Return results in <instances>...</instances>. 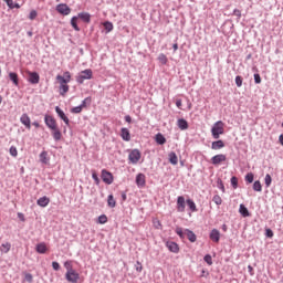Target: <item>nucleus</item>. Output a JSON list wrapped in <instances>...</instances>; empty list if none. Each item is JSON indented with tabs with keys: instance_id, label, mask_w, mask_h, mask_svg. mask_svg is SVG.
Wrapping results in <instances>:
<instances>
[{
	"instance_id": "nucleus-36",
	"label": "nucleus",
	"mask_w": 283,
	"mask_h": 283,
	"mask_svg": "<svg viewBox=\"0 0 283 283\" xmlns=\"http://www.w3.org/2000/svg\"><path fill=\"white\" fill-rule=\"evenodd\" d=\"M103 25H104L106 32H112V30H114V24L109 21L104 22Z\"/></svg>"
},
{
	"instance_id": "nucleus-31",
	"label": "nucleus",
	"mask_w": 283,
	"mask_h": 283,
	"mask_svg": "<svg viewBox=\"0 0 283 283\" xmlns=\"http://www.w3.org/2000/svg\"><path fill=\"white\" fill-rule=\"evenodd\" d=\"M239 212L241 213V216H243V218H249V209L245 208L244 205H240V209Z\"/></svg>"
},
{
	"instance_id": "nucleus-5",
	"label": "nucleus",
	"mask_w": 283,
	"mask_h": 283,
	"mask_svg": "<svg viewBox=\"0 0 283 283\" xmlns=\"http://www.w3.org/2000/svg\"><path fill=\"white\" fill-rule=\"evenodd\" d=\"M56 81L59 82L60 85H67L70 81H72V74L70 71L64 72V75H56Z\"/></svg>"
},
{
	"instance_id": "nucleus-24",
	"label": "nucleus",
	"mask_w": 283,
	"mask_h": 283,
	"mask_svg": "<svg viewBox=\"0 0 283 283\" xmlns=\"http://www.w3.org/2000/svg\"><path fill=\"white\" fill-rule=\"evenodd\" d=\"M177 125H178L179 129H182V130L189 129V123H187L186 119H182V118L178 119Z\"/></svg>"
},
{
	"instance_id": "nucleus-16",
	"label": "nucleus",
	"mask_w": 283,
	"mask_h": 283,
	"mask_svg": "<svg viewBox=\"0 0 283 283\" xmlns=\"http://www.w3.org/2000/svg\"><path fill=\"white\" fill-rule=\"evenodd\" d=\"M41 81V77L39 76V73L36 72H29V82L32 83V85H36Z\"/></svg>"
},
{
	"instance_id": "nucleus-18",
	"label": "nucleus",
	"mask_w": 283,
	"mask_h": 283,
	"mask_svg": "<svg viewBox=\"0 0 283 283\" xmlns=\"http://www.w3.org/2000/svg\"><path fill=\"white\" fill-rule=\"evenodd\" d=\"M77 19H81L84 23H90L92 15L88 12H81L77 14Z\"/></svg>"
},
{
	"instance_id": "nucleus-3",
	"label": "nucleus",
	"mask_w": 283,
	"mask_h": 283,
	"mask_svg": "<svg viewBox=\"0 0 283 283\" xmlns=\"http://www.w3.org/2000/svg\"><path fill=\"white\" fill-rule=\"evenodd\" d=\"M65 280L70 283H78L81 280V274H78L76 270H71L70 272L65 273Z\"/></svg>"
},
{
	"instance_id": "nucleus-8",
	"label": "nucleus",
	"mask_w": 283,
	"mask_h": 283,
	"mask_svg": "<svg viewBox=\"0 0 283 283\" xmlns=\"http://www.w3.org/2000/svg\"><path fill=\"white\" fill-rule=\"evenodd\" d=\"M222 163H227V155H223V154H219V155H216L211 158V164L212 165H222Z\"/></svg>"
},
{
	"instance_id": "nucleus-58",
	"label": "nucleus",
	"mask_w": 283,
	"mask_h": 283,
	"mask_svg": "<svg viewBox=\"0 0 283 283\" xmlns=\"http://www.w3.org/2000/svg\"><path fill=\"white\" fill-rule=\"evenodd\" d=\"M176 105H177L178 109H182V99H177Z\"/></svg>"
},
{
	"instance_id": "nucleus-20",
	"label": "nucleus",
	"mask_w": 283,
	"mask_h": 283,
	"mask_svg": "<svg viewBox=\"0 0 283 283\" xmlns=\"http://www.w3.org/2000/svg\"><path fill=\"white\" fill-rule=\"evenodd\" d=\"M120 136L123 140H126V143H129V140H132V135L129 134V129L127 128H122Z\"/></svg>"
},
{
	"instance_id": "nucleus-40",
	"label": "nucleus",
	"mask_w": 283,
	"mask_h": 283,
	"mask_svg": "<svg viewBox=\"0 0 283 283\" xmlns=\"http://www.w3.org/2000/svg\"><path fill=\"white\" fill-rule=\"evenodd\" d=\"M253 190L254 191H262V184L260 182V180L254 181Z\"/></svg>"
},
{
	"instance_id": "nucleus-27",
	"label": "nucleus",
	"mask_w": 283,
	"mask_h": 283,
	"mask_svg": "<svg viewBox=\"0 0 283 283\" xmlns=\"http://www.w3.org/2000/svg\"><path fill=\"white\" fill-rule=\"evenodd\" d=\"M10 249H12V245L10 244V242L2 243L1 247H0V251L2 253H9Z\"/></svg>"
},
{
	"instance_id": "nucleus-64",
	"label": "nucleus",
	"mask_w": 283,
	"mask_h": 283,
	"mask_svg": "<svg viewBox=\"0 0 283 283\" xmlns=\"http://www.w3.org/2000/svg\"><path fill=\"white\" fill-rule=\"evenodd\" d=\"M33 126H34V127H40V125H39L38 122H34V123H33Z\"/></svg>"
},
{
	"instance_id": "nucleus-43",
	"label": "nucleus",
	"mask_w": 283,
	"mask_h": 283,
	"mask_svg": "<svg viewBox=\"0 0 283 283\" xmlns=\"http://www.w3.org/2000/svg\"><path fill=\"white\" fill-rule=\"evenodd\" d=\"M72 114H81L83 112V106H75L71 109Z\"/></svg>"
},
{
	"instance_id": "nucleus-42",
	"label": "nucleus",
	"mask_w": 283,
	"mask_h": 283,
	"mask_svg": "<svg viewBox=\"0 0 283 283\" xmlns=\"http://www.w3.org/2000/svg\"><path fill=\"white\" fill-rule=\"evenodd\" d=\"M107 222V216L102 214L98 217V224H106Z\"/></svg>"
},
{
	"instance_id": "nucleus-55",
	"label": "nucleus",
	"mask_w": 283,
	"mask_h": 283,
	"mask_svg": "<svg viewBox=\"0 0 283 283\" xmlns=\"http://www.w3.org/2000/svg\"><path fill=\"white\" fill-rule=\"evenodd\" d=\"M265 235H266V238H273V230L266 229L265 230Z\"/></svg>"
},
{
	"instance_id": "nucleus-1",
	"label": "nucleus",
	"mask_w": 283,
	"mask_h": 283,
	"mask_svg": "<svg viewBox=\"0 0 283 283\" xmlns=\"http://www.w3.org/2000/svg\"><path fill=\"white\" fill-rule=\"evenodd\" d=\"M176 233L181 238V240H185V238H188L189 242H196L198 240V237H196V233L189 229L182 230V228H176Z\"/></svg>"
},
{
	"instance_id": "nucleus-28",
	"label": "nucleus",
	"mask_w": 283,
	"mask_h": 283,
	"mask_svg": "<svg viewBox=\"0 0 283 283\" xmlns=\"http://www.w3.org/2000/svg\"><path fill=\"white\" fill-rule=\"evenodd\" d=\"M70 92V85L67 84H60V94L61 96H65V94Z\"/></svg>"
},
{
	"instance_id": "nucleus-63",
	"label": "nucleus",
	"mask_w": 283,
	"mask_h": 283,
	"mask_svg": "<svg viewBox=\"0 0 283 283\" xmlns=\"http://www.w3.org/2000/svg\"><path fill=\"white\" fill-rule=\"evenodd\" d=\"M155 227H156L157 229H160L163 226L160 224L159 221H157V222L155 223Z\"/></svg>"
},
{
	"instance_id": "nucleus-12",
	"label": "nucleus",
	"mask_w": 283,
	"mask_h": 283,
	"mask_svg": "<svg viewBox=\"0 0 283 283\" xmlns=\"http://www.w3.org/2000/svg\"><path fill=\"white\" fill-rule=\"evenodd\" d=\"M185 208H186V206H185V197L179 196L177 198V211L179 213H185Z\"/></svg>"
},
{
	"instance_id": "nucleus-45",
	"label": "nucleus",
	"mask_w": 283,
	"mask_h": 283,
	"mask_svg": "<svg viewBox=\"0 0 283 283\" xmlns=\"http://www.w3.org/2000/svg\"><path fill=\"white\" fill-rule=\"evenodd\" d=\"M205 262L209 264V266H211V264H213V259L211 258L210 254H207L205 258H203Z\"/></svg>"
},
{
	"instance_id": "nucleus-60",
	"label": "nucleus",
	"mask_w": 283,
	"mask_h": 283,
	"mask_svg": "<svg viewBox=\"0 0 283 283\" xmlns=\"http://www.w3.org/2000/svg\"><path fill=\"white\" fill-rule=\"evenodd\" d=\"M233 12H234V14H235L237 17H241V14H242V13L240 12V10H238V9H235Z\"/></svg>"
},
{
	"instance_id": "nucleus-32",
	"label": "nucleus",
	"mask_w": 283,
	"mask_h": 283,
	"mask_svg": "<svg viewBox=\"0 0 283 283\" xmlns=\"http://www.w3.org/2000/svg\"><path fill=\"white\" fill-rule=\"evenodd\" d=\"M40 161L43 163V165H48L50 159H48V151H42L40 154Z\"/></svg>"
},
{
	"instance_id": "nucleus-56",
	"label": "nucleus",
	"mask_w": 283,
	"mask_h": 283,
	"mask_svg": "<svg viewBox=\"0 0 283 283\" xmlns=\"http://www.w3.org/2000/svg\"><path fill=\"white\" fill-rule=\"evenodd\" d=\"M18 218L21 222H25V214H23V212H18Z\"/></svg>"
},
{
	"instance_id": "nucleus-41",
	"label": "nucleus",
	"mask_w": 283,
	"mask_h": 283,
	"mask_svg": "<svg viewBox=\"0 0 283 283\" xmlns=\"http://www.w3.org/2000/svg\"><path fill=\"white\" fill-rule=\"evenodd\" d=\"M212 202L214 205H222V198L220 197V195H216L213 198H212Z\"/></svg>"
},
{
	"instance_id": "nucleus-19",
	"label": "nucleus",
	"mask_w": 283,
	"mask_h": 283,
	"mask_svg": "<svg viewBox=\"0 0 283 283\" xmlns=\"http://www.w3.org/2000/svg\"><path fill=\"white\" fill-rule=\"evenodd\" d=\"M210 240H212V242H220V231L218 229H213L210 232Z\"/></svg>"
},
{
	"instance_id": "nucleus-35",
	"label": "nucleus",
	"mask_w": 283,
	"mask_h": 283,
	"mask_svg": "<svg viewBox=\"0 0 283 283\" xmlns=\"http://www.w3.org/2000/svg\"><path fill=\"white\" fill-rule=\"evenodd\" d=\"M158 61H159V63H161V65H167V63H168L167 55H165V53L159 54Z\"/></svg>"
},
{
	"instance_id": "nucleus-30",
	"label": "nucleus",
	"mask_w": 283,
	"mask_h": 283,
	"mask_svg": "<svg viewBox=\"0 0 283 283\" xmlns=\"http://www.w3.org/2000/svg\"><path fill=\"white\" fill-rule=\"evenodd\" d=\"M186 202H187V205H188V207H189V209H190V211H191L192 213H195L196 211H198V208L196 207V202H193V200L188 199Z\"/></svg>"
},
{
	"instance_id": "nucleus-14",
	"label": "nucleus",
	"mask_w": 283,
	"mask_h": 283,
	"mask_svg": "<svg viewBox=\"0 0 283 283\" xmlns=\"http://www.w3.org/2000/svg\"><path fill=\"white\" fill-rule=\"evenodd\" d=\"M20 122L27 127V129H32V124L28 114H22V116L20 117Z\"/></svg>"
},
{
	"instance_id": "nucleus-37",
	"label": "nucleus",
	"mask_w": 283,
	"mask_h": 283,
	"mask_svg": "<svg viewBox=\"0 0 283 283\" xmlns=\"http://www.w3.org/2000/svg\"><path fill=\"white\" fill-rule=\"evenodd\" d=\"M64 268L66 269V273H70V271H74V265H72V261H65Z\"/></svg>"
},
{
	"instance_id": "nucleus-6",
	"label": "nucleus",
	"mask_w": 283,
	"mask_h": 283,
	"mask_svg": "<svg viewBox=\"0 0 283 283\" xmlns=\"http://www.w3.org/2000/svg\"><path fill=\"white\" fill-rule=\"evenodd\" d=\"M140 150L138 149H133L130 151V154L128 155V160H130V163L133 165H138V160H140Z\"/></svg>"
},
{
	"instance_id": "nucleus-51",
	"label": "nucleus",
	"mask_w": 283,
	"mask_h": 283,
	"mask_svg": "<svg viewBox=\"0 0 283 283\" xmlns=\"http://www.w3.org/2000/svg\"><path fill=\"white\" fill-rule=\"evenodd\" d=\"M36 15H38L36 11H35V10H32V11L30 12V14H29V19H30L31 21H34V19H36Z\"/></svg>"
},
{
	"instance_id": "nucleus-38",
	"label": "nucleus",
	"mask_w": 283,
	"mask_h": 283,
	"mask_svg": "<svg viewBox=\"0 0 283 283\" xmlns=\"http://www.w3.org/2000/svg\"><path fill=\"white\" fill-rule=\"evenodd\" d=\"M9 154L10 156H12L13 158H17V156H19V150H17V147L11 146L9 149Z\"/></svg>"
},
{
	"instance_id": "nucleus-57",
	"label": "nucleus",
	"mask_w": 283,
	"mask_h": 283,
	"mask_svg": "<svg viewBox=\"0 0 283 283\" xmlns=\"http://www.w3.org/2000/svg\"><path fill=\"white\" fill-rule=\"evenodd\" d=\"M137 264H138V266L136 268V271L138 273H143V264H140L139 261H137Z\"/></svg>"
},
{
	"instance_id": "nucleus-49",
	"label": "nucleus",
	"mask_w": 283,
	"mask_h": 283,
	"mask_svg": "<svg viewBox=\"0 0 283 283\" xmlns=\"http://www.w3.org/2000/svg\"><path fill=\"white\" fill-rule=\"evenodd\" d=\"M231 185H232L233 189H238V178L237 177L231 178Z\"/></svg>"
},
{
	"instance_id": "nucleus-52",
	"label": "nucleus",
	"mask_w": 283,
	"mask_h": 283,
	"mask_svg": "<svg viewBox=\"0 0 283 283\" xmlns=\"http://www.w3.org/2000/svg\"><path fill=\"white\" fill-rule=\"evenodd\" d=\"M87 103H92V98L91 97H86L83 102L82 105H80V107H85L87 105Z\"/></svg>"
},
{
	"instance_id": "nucleus-46",
	"label": "nucleus",
	"mask_w": 283,
	"mask_h": 283,
	"mask_svg": "<svg viewBox=\"0 0 283 283\" xmlns=\"http://www.w3.org/2000/svg\"><path fill=\"white\" fill-rule=\"evenodd\" d=\"M92 178L93 180H95V185H101V179L98 178V175L96 174V171L92 172Z\"/></svg>"
},
{
	"instance_id": "nucleus-23",
	"label": "nucleus",
	"mask_w": 283,
	"mask_h": 283,
	"mask_svg": "<svg viewBox=\"0 0 283 283\" xmlns=\"http://www.w3.org/2000/svg\"><path fill=\"white\" fill-rule=\"evenodd\" d=\"M36 202H38L39 207H48V205H50V198L42 197V198L38 199Z\"/></svg>"
},
{
	"instance_id": "nucleus-13",
	"label": "nucleus",
	"mask_w": 283,
	"mask_h": 283,
	"mask_svg": "<svg viewBox=\"0 0 283 283\" xmlns=\"http://www.w3.org/2000/svg\"><path fill=\"white\" fill-rule=\"evenodd\" d=\"M146 177H145V174H138L136 176V185L137 187H139V189H143V187H145L146 185Z\"/></svg>"
},
{
	"instance_id": "nucleus-53",
	"label": "nucleus",
	"mask_w": 283,
	"mask_h": 283,
	"mask_svg": "<svg viewBox=\"0 0 283 283\" xmlns=\"http://www.w3.org/2000/svg\"><path fill=\"white\" fill-rule=\"evenodd\" d=\"M52 266H53L54 271H59L61 269V264H59V262H56V261L52 262Z\"/></svg>"
},
{
	"instance_id": "nucleus-10",
	"label": "nucleus",
	"mask_w": 283,
	"mask_h": 283,
	"mask_svg": "<svg viewBox=\"0 0 283 283\" xmlns=\"http://www.w3.org/2000/svg\"><path fill=\"white\" fill-rule=\"evenodd\" d=\"M56 11L60 14H63L64 17H67V14H70V12H72V9H70V7H67V4L61 3V4H57Z\"/></svg>"
},
{
	"instance_id": "nucleus-39",
	"label": "nucleus",
	"mask_w": 283,
	"mask_h": 283,
	"mask_svg": "<svg viewBox=\"0 0 283 283\" xmlns=\"http://www.w3.org/2000/svg\"><path fill=\"white\" fill-rule=\"evenodd\" d=\"M7 2L8 8H10V10H14V8H19V4H15L13 0H3Z\"/></svg>"
},
{
	"instance_id": "nucleus-29",
	"label": "nucleus",
	"mask_w": 283,
	"mask_h": 283,
	"mask_svg": "<svg viewBox=\"0 0 283 283\" xmlns=\"http://www.w3.org/2000/svg\"><path fill=\"white\" fill-rule=\"evenodd\" d=\"M107 206L111 207V209H114V207H116V199H114V195L108 196Z\"/></svg>"
},
{
	"instance_id": "nucleus-15",
	"label": "nucleus",
	"mask_w": 283,
	"mask_h": 283,
	"mask_svg": "<svg viewBox=\"0 0 283 283\" xmlns=\"http://www.w3.org/2000/svg\"><path fill=\"white\" fill-rule=\"evenodd\" d=\"M56 114L60 116V118L65 123V125H70V118H67V115L61 109V107H55Z\"/></svg>"
},
{
	"instance_id": "nucleus-11",
	"label": "nucleus",
	"mask_w": 283,
	"mask_h": 283,
	"mask_svg": "<svg viewBox=\"0 0 283 283\" xmlns=\"http://www.w3.org/2000/svg\"><path fill=\"white\" fill-rule=\"evenodd\" d=\"M166 247L171 253H179L180 251V247L174 241H167Z\"/></svg>"
},
{
	"instance_id": "nucleus-33",
	"label": "nucleus",
	"mask_w": 283,
	"mask_h": 283,
	"mask_svg": "<svg viewBox=\"0 0 283 283\" xmlns=\"http://www.w3.org/2000/svg\"><path fill=\"white\" fill-rule=\"evenodd\" d=\"M9 77L13 85H19V75L17 73H9Z\"/></svg>"
},
{
	"instance_id": "nucleus-17",
	"label": "nucleus",
	"mask_w": 283,
	"mask_h": 283,
	"mask_svg": "<svg viewBox=\"0 0 283 283\" xmlns=\"http://www.w3.org/2000/svg\"><path fill=\"white\" fill-rule=\"evenodd\" d=\"M36 253L45 254L48 253V244L45 242L38 243L35 247Z\"/></svg>"
},
{
	"instance_id": "nucleus-9",
	"label": "nucleus",
	"mask_w": 283,
	"mask_h": 283,
	"mask_svg": "<svg viewBox=\"0 0 283 283\" xmlns=\"http://www.w3.org/2000/svg\"><path fill=\"white\" fill-rule=\"evenodd\" d=\"M45 125L49 127V129H56L59 126L56 125V119L54 117L46 115L44 118Z\"/></svg>"
},
{
	"instance_id": "nucleus-59",
	"label": "nucleus",
	"mask_w": 283,
	"mask_h": 283,
	"mask_svg": "<svg viewBox=\"0 0 283 283\" xmlns=\"http://www.w3.org/2000/svg\"><path fill=\"white\" fill-rule=\"evenodd\" d=\"M125 120H126V123H132V116L126 115V116H125Z\"/></svg>"
},
{
	"instance_id": "nucleus-61",
	"label": "nucleus",
	"mask_w": 283,
	"mask_h": 283,
	"mask_svg": "<svg viewBox=\"0 0 283 283\" xmlns=\"http://www.w3.org/2000/svg\"><path fill=\"white\" fill-rule=\"evenodd\" d=\"M279 142H280V144L283 146V134H281V135L279 136Z\"/></svg>"
},
{
	"instance_id": "nucleus-25",
	"label": "nucleus",
	"mask_w": 283,
	"mask_h": 283,
	"mask_svg": "<svg viewBox=\"0 0 283 283\" xmlns=\"http://www.w3.org/2000/svg\"><path fill=\"white\" fill-rule=\"evenodd\" d=\"M156 144L157 145H165V143H167V139L165 138V136L160 133H158L155 137Z\"/></svg>"
},
{
	"instance_id": "nucleus-22",
	"label": "nucleus",
	"mask_w": 283,
	"mask_h": 283,
	"mask_svg": "<svg viewBox=\"0 0 283 283\" xmlns=\"http://www.w3.org/2000/svg\"><path fill=\"white\" fill-rule=\"evenodd\" d=\"M71 25L75 32H81V28H78V17H73L71 19Z\"/></svg>"
},
{
	"instance_id": "nucleus-48",
	"label": "nucleus",
	"mask_w": 283,
	"mask_h": 283,
	"mask_svg": "<svg viewBox=\"0 0 283 283\" xmlns=\"http://www.w3.org/2000/svg\"><path fill=\"white\" fill-rule=\"evenodd\" d=\"M242 83H243L242 76L238 75L235 77V85H237V87H240L242 85Z\"/></svg>"
},
{
	"instance_id": "nucleus-54",
	"label": "nucleus",
	"mask_w": 283,
	"mask_h": 283,
	"mask_svg": "<svg viewBox=\"0 0 283 283\" xmlns=\"http://www.w3.org/2000/svg\"><path fill=\"white\" fill-rule=\"evenodd\" d=\"M24 280H25L27 282H29V283H32V280H33L32 274L27 273V274L24 275Z\"/></svg>"
},
{
	"instance_id": "nucleus-26",
	"label": "nucleus",
	"mask_w": 283,
	"mask_h": 283,
	"mask_svg": "<svg viewBox=\"0 0 283 283\" xmlns=\"http://www.w3.org/2000/svg\"><path fill=\"white\" fill-rule=\"evenodd\" d=\"M168 158L170 165H178V155H176V153H170Z\"/></svg>"
},
{
	"instance_id": "nucleus-2",
	"label": "nucleus",
	"mask_w": 283,
	"mask_h": 283,
	"mask_svg": "<svg viewBox=\"0 0 283 283\" xmlns=\"http://www.w3.org/2000/svg\"><path fill=\"white\" fill-rule=\"evenodd\" d=\"M211 134L213 138L216 139L220 138V136L224 134V122L222 120L216 122L211 128Z\"/></svg>"
},
{
	"instance_id": "nucleus-7",
	"label": "nucleus",
	"mask_w": 283,
	"mask_h": 283,
	"mask_svg": "<svg viewBox=\"0 0 283 283\" xmlns=\"http://www.w3.org/2000/svg\"><path fill=\"white\" fill-rule=\"evenodd\" d=\"M102 180L105 182V185H112L114 182V175L112 172L103 169L102 170Z\"/></svg>"
},
{
	"instance_id": "nucleus-44",
	"label": "nucleus",
	"mask_w": 283,
	"mask_h": 283,
	"mask_svg": "<svg viewBox=\"0 0 283 283\" xmlns=\"http://www.w3.org/2000/svg\"><path fill=\"white\" fill-rule=\"evenodd\" d=\"M265 186L271 187V182H273V179L271 178V175H265Z\"/></svg>"
},
{
	"instance_id": "nucleus-47",
	"label": "nucleus",
	"mask_w": 283,
	"mask_h": 283,
	"mask_svg": "<svg viewBox=\"0 0 283 283\" xmlns=\"http://www.w3.org/2000/svg\"><path fill=\"white\" fill-rule=\"evenodd\" d=\"M253 178H254L253 172H248V174L245 175V180H247V182H249V184L253 182Z\"/></svg>"
},
{
	"instance_id": "nucleus-4",
	"label": "nucleus",
	"mask_w": 283,
	"mask_h": 283,
	"mask_svg": "<svg viewBox=\"0 0 283 283\" xmlns=\"http://www.w3.org/2000/svg\"><path fill=\"white\" fill-rule=\"evenodd\" d=\"M92 76H93L92 69H86L82 71L81 74L77 76V83L83 84L84 81H90Z\"/></svg>"
},
{
	"instance_id": "nucleus-21",
	"label": "nucleus",
	"mask_w": 283,
	"mask_h": 283,
	"mask_svg": "<svg viewBox=\"0 0 283 283\" xmlns=\"http://www.w3.org/2000/svg\"><path fill=\"white\" fill-rule=\"evenodd\" d=\"M222 148H224V142H222L221 139H219L217 142H212L211 149L218 150V149H222Z\"/></svg>"
},
{
	"instance_id": "nucleus-34",
	"label": "nucleus",
	"mask_w": 283,
	"mask_h": 283,
	"mask_svg": "<svg viewBox=\"0 0 283 283\" xmlns=\"http://www.w3.org/2000/svg\"><path fill=\"white\" fill-rule=\"evenodd\" d=\"M52 135H53L54 140H61V138H62V134L59 128L53 129Z\"/></svg>"
},
{
	"instance_id": "nucleus-62",
	"label": "nucleus",
	"mask_w": 283,
	"mask_h": 283,
	"mask_svg": "<svg viewBox=\"0 0 283 283\" xmlns=\"http://www.w3.org/2000/svg\"><path fill=\"white\" fill-rule=\"evenodd\" d=\"M172 50H174V52H177V51H178V43H175V44L172 45Z\"/></svg>"
},
{
	"instance_id": "nucleus-50",
	"label": "nucleus",
	"mask_w": 283,
	"mask_h": 283,
	"mask_svg": "<svg viewBox=\"0 0 283 283\" xmlns=\"http://www.w3.org/2000/svg\"><path fill=\"white\" fill-rule=\"evenodd\" d=\"M254 82L256 83V85H260V83H262V77L260 76V74H254Z\"/></svg>"
}]
</instances>
